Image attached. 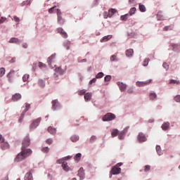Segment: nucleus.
Listing matches in <instances>:
<instances>
[{
    "instance_id": "7",
    "label": "nucleus",
    "mask_w": 180,
    "mask_h": 180,
    "mask_svg": "<svg viewBox=\"0 0 180 180\" xmlns=\"http://www.w3.org/2000/svg\"><path fill=\"white\" fill-rule=\"evenodd\" d=\"M137 140L139 143H143L144 141H147V138L146 137V135L143 134V132H141L137 136Z\"/></svg>"
},
{
    "instance_id": "51",
    "label": "nucleus",
    "mask_w": 180,
    "mask_h": 180,
    "mask_svg": "<svg viewBox=\"0 0 180 180\" xmlns=\"http://www.w3.org/2000/svg\"><path fill=\"white\" fill-rule=\"evenodd\" d=\"M96 141V136H92L90 138V143H94V141Z\"/></svg>"
},
{
    "instance_id": "43",
    "label": "nucleus",
    "mask_w": 180,
    "mask_h": 180,
    "mask_svg": "<svg viewBox=\"0 0 180 180\" xmlns=\"http://www.w3.org/2000/svg\"><path fill=\"white\" fill-rule=\"evenodd\" d=\"M60 34L64 39H67V37H68V34L65 31H63Z\"/></svg>"
},
{
    "instance_id": "33",
    "label": "nucleus",
    "mask_w": 180,
    "mask_h": 180,
    "mask_svg": "<svg viewBox=\"0 0 180 180\" xmlns=\"http://www.w3.org/2000/svg\"><path fill=\"white\" fill-rule=\"evenodd\" d=\"M81 157H82V155L81 153H77L75 157V160L79 161V160H81Z\"/></svg>"
},
{
    "instance_id": "48",
    "label": "nucleus",
    "mask_w": 180,
    "mask_h": 180,
    "mask_svg": "<svg viewBox=\"0 0 180 180\" xmlns=\"http://www.w3.org/2000/svg\"><path fill=\"white\" fill-rule=\"evenodd\" d=\"M57 6H54L53 7H51V8L49 9V13H53L54 12V9H56Z\"/></svg>"
},
{
    "instance_id": "11",
    "label": "nucleus",
    "mask_w": 180,
    "mask_h": 180,
    "mask_svg": "<svg viewBox=\"0 0 180 180\" xmlns=\"http://www.w3.org/2000/svg\"><path fill=\"white\" fill-rule=\"evenodd\" d=\"M78 176H79L80 179H84L85 176V172H84V167H81L78 171Z\"/></svg>"
},
{
    "instance_id": "15",
    "label": "nucleus",
    "mask_w": 180,
    "mask_h": 180,
    "mask_svg": "<svg viewBox=\"0 0 180 180\" xmlns=\"http://www.w3.org/2000/svg\"><path fill=\"white\" fill-rule=\"evenodd\" d=\"M134 53V51H133V49H127L125 51V54H126L127 57H133Z\"/></svg>"
},
{
    "instance_id": "44",
    "label": "nucleus",
    "mask_w": 180,
    "mask_h": 180,
    "mask_svg": "<svg viewBox=\"0 0 180 180\" xmlns=\"http://www.w3.org/2000/svg\"><path fill=\"white\" fill-rule=\"evenodd\" d=\"M24 117H25V112H22L18 120L20 123L22 122V120H23Z\"/></svg>"
},
{
    "instance_id": "39",
    "label": "nucleus",
    "mask_w": 180,
    "mask_h": 180,
    "mask_svg": "<svg viewBox=\"0 0 180 180\" xmlns=\"http://www.w3.org/2000/svg\"><path fill=\"white\" fill-rule=\"evenodd\" d=\"M127 16H129V14H126L124 15H122L120 17L121 20H124V21L127 20Z\"/></svg>"
},
{
    "instance_id": "50",
    "label": "nucleus",
    "mask_w": 180,
    "mask_h": 180,
    "mask_svg": "<svg viewBox=\"0 0 180 180\" xmlns=\"http://www.w3.org/2000/svg\"><path fill=\"white\" fill-rule=\"evenodd\" d=\"M86 92V91H85V89H82V90H80L79 92H78V95H85V93Z\"/></svg>"
},
{
    "instance_id": "2",
    "label": "nucleus",
    "mask_w": 180,
    "mask_h": 180,
    "mask_svg": "<svg viewBox=\"0 0 180 180\" xmlns=\"http://www.w3.org/2000/svg\"><path fill=\"white\" fill-rule=\"evenodd\" d=\"M116 119V115L115 114L108 112L103 116V122H111V120H115Z\"/></svg>"
},
{
    "instance_id": "8",
    "label": "nucleus",
    "mask_w": 180,
    "mask_h": 180,
    "mask_svg": "<svg viewBox=\"0 0 180 180\" xmlns=\"http://www.w3.org/2000/svg\"><path fill=\"white\" fill-rule=\"evenodd\" d=\"M149 84H151V79L146 80L145 82L138 81L136 82V86H146V85H148Z\"/></svg>"
},
{
    "instance_id": "49",
    "label": "nucleus",
    "mask_w": 180,
    "mask_h": 180,
    "mask_svg": "<svg viewBox=\"0 0 180 180\" xmlns=\"http://www.w3.org/2000/svg\"><path fill=\"white\" fill-rule=\"evenodd\" d=\"M169 84H179V81L175 80V79H171L169 81Z\"/></svg>"
},
{
    "instance_id": "37",
    "label": "nucleus",
    "mask_w": 180,
    "mask_h": 180,
    "mask_svg": "<svg viewBox=\"0 0 180 180\" xmlns=\"http://www.w3.org/2000/svg\"><path fill=\"white\" fill-rule=\"evenodd\" d=\"M110 79H112V76H110V75H106L104 77V81H105L106 82H109V81H110Z\"/></svg>"
},
{
    "instance_id": "6",
    "label": "nucleus",
    "mask_w": 180,
    "mask_h": 180,
    "mask_svg": "<svg viewBox=\"0 0 180 180\" xmlns=\"http://www.w3.org/2000/svg\"><path fill=\"white\" fill-rule=\"evenodd\" d=\"M122 172V169L120 167H117V166H114L110 172V175H118Z\"/></svg>"
},
{
    "instance_id": "25",
    "label": "nucleus",
    "mask_w": 180,
    "mask_h": 180,
    "mask_svg": "<svg viewBox=\"0 0 180 180\" xmlns=\"http://www.w3.org/2000/svg\"><path fill=\"white\" fill-rule=\"evenodd\" d=\"M163 30L165 32H168V30H174V25L165 26L164 27Z\"/></svg>"
},
{
    "instance_id": "14",
    "label": "nucleus",
    "mask_w": 180,
    "mask_h": 180,
    "mask_svg": "<svg viewBox=\"0 0 180 180\" xmlns=\"http://www.w3.org/2000/svg\"><path fill=\"white\" fill-rule=\"evenodd\" d=\"M25 180H33V175L32 174V171L26 173L25 176Z\"/></svg>"
},
{
    "instance_id": "46",
    "label": "nucleus",
    "mask_w": 180,
    "mask_h": 180,
    "mask_svg": "<svg viewBox=\"0 0 180 180\" xmlns=\"http://www.w3.org/2000/svg\"><path fill=\"white\" fill-rule=\"evenodd\" d=\"M103 18H104V19H108V18H109V13H108V11H105L103 13Z\"/></svg>"
},
{
    "instance_id": "61",
    "label": "nucleus",
    "mask_w": 180,
    "mask_h": 180,
    "mask_svg": "<svg viewBox=\"0 0 180 180\" xmlns=\"http://www.w3.org/2000/svg\"><path fill=\"white\" fill-rule=\"evenodd\" d=\"M63 162V160L61 159H59L56 161V164H61Z\"/></svg>"
},
{
    "instance_id": "42",
    "label": "nucleus",
    "mask_w": 180,
    "mask_h": 180,
    "mask_svg": "<svg viewBox=\"0 0 180 180\" xmlns=\"http://www.w3.org/2000/svg\"><path fill=\"white\" fill-rule=\"evenodd\" d=\"M151 167L150 165H146L144 167V172H148L150 171Z\"/></svg>"
},
{
    "instance_id": "52",
    "label": "nucleus",
    "mask_w": 180,
    "mask_h": 180,
    "mask_svg": "<svg viewBox=\"0 0 180 180\" xmlns=\"http://www.w3.org/2000/svg\"><path fill=\"white\" fill-rule=\"evenodd\" d=\"M13 20H14L15 22H17V23H19V22H20V20L19 18H18V16H16V15H15V16L13 17Z\"/></svg>"
},
{
    "instance_id": "19",
    "label": "nucleus",
    "mask_w": 180,
    "mask_h": 180,
    "mask_svg": "<svg viewBox=\"0 0 180 180\" xmlns=\"http://www.w3.org/2000/svg\"><path fill=\"white\" fill-rule=\"evenodd\" d=\"M161 127H162V130H168V129L169 127V122H167L163 123Z\"/></svg>"
},
{
    "instance_id": "40",
    "label": "nucleus",
    "mask_w": 180,
    "mask_h": 180,
    "mask_svg": "<svg viewBox=\"0 0 180 180\" xmlns=\"http://www.w3.org/2000/svg\"><path fill=\"white\" fill-rule=\"evenodd\" d=\"M102 77H103V72H98L96 75V78H97V79L102 78Z\"/></svg>"
},
{
    "instance_id": "34",
    "label": "nucleus",
    "mask_w": 180,
    "mask_h": 180,
    "mask_svg": "<svg viewBox=\"0 0 180 180\" xmlns=\"http://www.w3.org/2000/svg\"><path fill=\"white\" fill-rule=\"evenodd\" d=\"M5 68H0V77H4L5 75Z\"/></svg>"
},
{
    "instance_id": "47",
    "label": "nucleus",
    "mask_w": 180,
    "mask_h": 180,
    "mask_svg": "<svg viewBox=\"0 0 180 180\" xmlns=\"http://www.w3.org/2000/svg\"><path fill=\"white\" fill-rule=\"evenodd\" d=\"M39 85H40L41 86H44V85H46V83H44V81H43L42 79H39Z\"/></svg>"
},
{
    "instance_id": "29",
    "label": "nucleus",
    "mask_w": 180,
    "mask_h": 180,
    "mask_svg": "<svg viewBox=\"0 0 180 180\" xmlns=\"http://www.w3.org/2000/svg\"><path fill=\"white\" fill-rule=\"evenodd\" d=\"M117 53H115L114 55L111 56L110 60V61H117Z\"/></svg>"
},
{
    "instance_id": "30",
    "label": "nucleus",
    "mask_w": 180,
    "mask_h": 180,
    "mask_svg": "<svg viewBox=\"0 0 180 180\" xmlns=\"http://www.w3.org/2000/svg\"><path fill=\"white\" fill-rule=\"evenodd\" d=\"M156 151H157L158 155H162V151H161V146H156Z\"/></svg>"
},
{
    "instance_id": "22",
    "label": "nucleus",
    "mask_w": 180,
    "mask_h": 180,
    "mask_svg": "<svg viewBox=\"0 0 180 180\" xmlns=\"http://www.w3.org/2000/svg\"><path fill=\"white\" fill-rule=\"evenodd\" d=\"M70 140L72 141V143H75L79 140V137L77 135H73L71 136Z\"/></svg>"
},
{
    "instance_id": "57",
    "label": "nucleus",
    "mask_w": 180,
    "mask_h": 180,
    "mask_svg": "<svg viewBox=\"0 0 180 180\" xmlns=\"http://www.w3.org/2000/svg\"><path fill=\"white\" fill-rule=\"evenodd\" d=\"M5 20H6V18L1 17V18L0 19V25H2V23H4V22H5Z\"/></svg>"
},
{
    "instance_id": "16",
    "label": "nucleus",
    "mask_w": 180,
    "mask_h": 180,
    "mask_svg": "<svg viewBox=\"0 0 180 180\" xmlns=\"http://www.w3.org/2000/svg\"><path fill=\"white\" fill-rule=\"evenodd\" d=\"M116 12H117V10L115 9V8H111L108 11V16L109 18H111L114 15L115 13H116Z\"/></svg>"
},
{
    "instance_id": "32",
    "label": "nucleus",
    "mask_w": 180,
    "mask_h": 180,
    "mask_svg": "<svg viewBox=\"0 0 180 180\" xmlns=\"http://www.w3.org/2000/svg\"><path fill=\"white\" fill-rule=\"evenodd\" d=\"M148 63H150V58H145L143 63V67H147V65H148Z\"/></svg>"
},
{
    "instance_id": "24",
    "label": "nucleus",
    "mask_w": 180,
    "mask_h": 180,
    "mask_svg": "<svg viewBox=\"0 0 180 180\" xmlns=\"http://www.w3.org/2000/svg\"><path fill=\"white\" fill-rule=\"evenodd\" d=\"M48 131H49V133H50L51 134H56V129H55V128H53V127H49V128H48Z\"/></svg>"
},
{
    "instance_id": "55",
    "label": "nucleus",
    "mask_w": 180,
    "mask_h": 180,
    "mask_svg": "<svg viewBox=\"0 0 180 180\" xmlns=\"http://www.w3.org/2000/svg\"><path fill=\"white\" fill-rule=\"evenodd\" d=\"M162 67L164 68H165V70H168V68H169V66L168 65V63H164L162 65Z\"/></svg>"
},
{
    "instance_id": "58",
    "label": "nucleus",
    "mask_w": 180,
    "mask_h": 180,
    "mask_svg": "<svg viewBox=\"0 0 180 180\" xmlns=\"http://www.w3.org/2000/svg\"><path fill=\"white\" fill-rule=\"evenodd\" d=\"M29 4H30V1H23L21 5L22 6H23L24 5H29Z\"/></svg>"
},
{
    "instance_id": "17",
    "label": "nucleus",
    "mask_w": 180,
    "mask_h": 180,
    "mask_svg": "<svg viewBox=\"0 0 180 180\" xmlns=\"http://www.w3.org/2000/svg\"><path fill=\"white\" fill-rule=\"evenodd\" d=\"M91 98H92V94L86 93L84 94V100L86 101V102H88V101H91Z\"/></svg>"
},
{
    "instance_id": "45",
    "label": "nucleus",
    "mask_w": 180,
    "mask_h": 180,
    "mask_svg": "<svg viewBox=\"0 0 180 180\" xmlns=\"http://www.w3.org/2000/svg\"><path fill=\"white\" fill-rule=\"evenodd\" d=\"M38 66L39 67V68H46V64L39 62Z\"/></svg>"
},
{
    "instance_id": "10",
    "label": "nucleus",
    "mask_w": 180,
    "mask_h": 180,
    "mask_svg": "<svg viewBox=\"0 0 180 180\" xmlns=\"http://www.w3.org/2000/svg\"><path fill=\"white\" fill-rule=\"evenodd\" d=\"M21 98H22V95L19 93H16L12 96V101H13V102H17V101H19V99H21Z\"/></svg>"
},
{
    "instance_id": "38",
    "label": "nucleus",
    "mask_w": 180,
    "mask_h": 180,
    "mask_svg": "<svg viewBox=\"0 0 180 180\" xmlns=\"http://www.w3.org/2000/svg\"><path fill=\"white\" fill-rule=\"evenodd\" d=\"M41 151L42 153H49V151H50V149L49 148V147H44L41 148Z\"/></svg>"
},
{
    "instance_id": "64",
    "label": "nucleus",
    "mask_w": 180,
    "mask_h": 180,
    "mask_svg": "<svg viewBox=\"0 0 180 180\" xmlns=\"http://www.w3.org/2000/svg\"><path fill=\"white\" fill-rule=\"evenodd\" d=\"M1 180H9V177L8 176H6Z\"/></svg>"
},
{
    "instance_id": "12",
    "label": "nucleus",
    "mask_w": 180,
    "mask_h": 180,
    "mask_svg": "<svg viewBox=\"0 0 180 180\" xmlns=\"http://www.w3.org/2000/svg\"><path fill=\"white\" fill-rule=\"evenodd\" d=\"M58 106H60V103H58V100H53L52 101V109L53 110H56L57 109Z\"/></svg>"
},
{
    "instance_id": "36",
    "label": "nucleus",
    "mask_w": 180,
    "mask_h": 180,
    "mask_svg": "<svg viewBox=\"0 0 180 180\" xmlns=\"http://www.w3.org/2000/svg\"><path fill=\"white\" fill-rule=\"evenodd\" d=\"M30 109V104L29 103H25V110L23 111L24 113H26V112H27V110H29Z\"/></svg>"
},
{
    "instance_id": "9",
    "label": "nucleus",
    "mask_w": 180,
    "mask_h": 180,
    "mask_svg": "<svg viewBox=\"0 0 180 180\" xmlns=\"http://www.w3.org/2000/svg\"><path fill=\"white\" fill-rule=\"evenodd\" d=\"M117 85H118V86L120 88V91H121L122 92L125 91L126 87L127 86L125 84H124L123 82H117Z\"/></svg>"
},
{
    "instance_id": "35",
    "label": "nucleus",
    "mask_w": 180,
    "mask_h": 180,
    "mask_svg": "<svg viewBox=\"0 0 180 180\" xmlns=\"http://www.w3.org/2000/svg\"><path fill=\"white\" fill-rule=\"evenodd\" d=\"M134 13H136V8L133 7L129 11V15L131 16L132 15H134Z\"/></svg>"
},
{
    "instance_id": "60",
    "label": "nucleus",
    "mask_w": 180,
    "mask_h": 180,
    "mask_svg": "<svg viewBox=\"0 0 180 180\" xmlns=\"http://www.w3.org/2000/svg\"><path fill=\"white\" fill-rule=\"evenodd\" d=\"M94 82H96V78H94L89 82L90 84H94Z\"/></svg>"
},
{
    "instance_id": "54",
    "label": "nucleus",
    "mask_w": 180,
    "mask_h": 180,
    "mask_svg": "<svg viewBox=\"0 0 180 180\" xmlns=\"http://www.w3.org/2000/svg\"><path fill=\"white\" fill-rule=\"evenodd\" d=\"M57 32L61 34L64 32V30L62 27H59L57 29Z\"/></svg>"
},
{
    "instance_id": "56",
    "label": "nucleus",
    "mask_w": 180,
    "mask_h": 180,
    "mask_svg": "<svg viewBox=\"0 0 180 180\" xmlns=\"http://www.w3.org/2000/svg\"><path fill=\"white\" fill-rule=\"evenodd\" d=\"M46 143H47V144H51L52 143H53V139H46Z\"/></svg>"
},
{
    "instance_id": "3",
    "label": "nucleus",
    "mask_w": 180,
    "mask_h": 180,
    "mask_svg": "<svg viewBox=\"0 0 180 180\" xmlns=\"http://www.w3.org/2000/svg\"><path fill=\"white\" fill-rule=\"evenodd\" d=\"M29 146H30V138L27 136L22 140L21 148H27Z\"/></svg>"
},
{
    "instance_id": "23",
    "label": "nucleus",
    "mask_w": 180,
    "mask_h": 180,
    "mask_svg": "<svg viewBox=\"0 0 180 180\" xmlns=\"http://www.w3.org/2000/svg\"><path fill=\"white\" fill-rule=\"evenodd\" d=\"M1 150H8L9 148V144L8 143H3L1 145Z\"/></svg>"
},
{
    "instance_id": "13",
    "label": "nucleus",
    "mask_w": 180,
    "mask_h": 180,
    "mask_svg": "<svg viewBox=\"0 0 180 180\" xmlns=\"http://www.w3.org/2000/svg\"><path fill=\"white\" fill-rule=\"evenodd\" d=\"M112 35H107L103 37L101 39V43H105L106 41H108V40H110V39H112Z\"/></svg>"
},
{
    "instance_id": "28",
    "label": "nucleus",
    "mask_w": 180,
    "mask_h": 180,
    "mask_svg": "<svg viewBox=\"0 0 180 180\" xmlns=\"http://www.w3.org/2000/svg\"><path fill=\"white\" fill-rule=\"evenodd\" d=\"M62 167H63V169H64V171H68L69 169L68 165H67L65 162H63Z\"/></svg>"
},
{
    "instance_id": "1",
    "label": "nucleus",
    "mask_w": 180,
    "mask_h": 180,
    "mask_svg": "<svg viewBox=\"0 0 180 180\" xmlns=\"http://www.w3.org/2000/svg\"><path fill=\"white\" fill-rule=\"evenodd\" d=\"M33 151L30 148H21V152L19 153L15 158V162H20L23 160H26L27 157H30Z\"/></svg>"
},
{
    "instance_id": "41",
    "label": "nucleus",
    "mask_w": 180,
    "mask_h": 180,
    "mask_svg": "<svg viewBox=\"0 0 180 180\" xmlns=\"http://www.w3.org/2000/svg\"><path fill=\"white\" fill-rule=\"evenodd\" d=\"M27 79H29V75H24V76L22 77V81L24 82H26Z\"/></svg>"
},
{
    "instance_id": "20",
    "label": "nucleus",
    "mask_w": 180,
    "mask_h": 180,
    "mask_svg": "<svg viewBox=\"0 0 180 180\" xmlns=\"http://www.w3.org/2000/svg\"><path fill=\"white\" fill-rule=\"evenodd\" d=\"M157 98V94L155 93H150L149 94V99L150 101H154Z\"/></svg>"
},
{
    "instance_id": "31",
    "label": "nucleus",
    "mask_w": 180,
    "mask_h": 180,
    "mask_svg": "<svg viewBox=\"0 0 180 180\" xmlns=\"http://www.w3.org/2000/svg\"><path fill=\"white\" fill-rule=\"evenodd\" d=\"M64 46H65V47H66V49H67L68 50H70V46H71V41H66L65 42V44H64Z\"/></svg>"
},
{
    "instance_id": "27",
    "label": "nucleus",
    "mask_w": 180,
    "mask_h": 180,
    "mask_svg": "<svg viewBox=\"0 0 180 180\" xmlns=\"http://www.w3.org/2000/svg\"><path fill=\"white\" fill-rule=\"evenodd\" d=\"M119 134V130L117 129H113L111 133L112 137H116Z\"/></svg>"
},
{
    "instance_id": "26",
    "label": "nucleus",
    "mask_w": 180,
    "mask_h": 180,
    "mask_svg": "<svg viewBox=\"0 0 180 180\" xmlns=\"http://www.w3.org/2000/svg\"><path fill=\"white\" fill-rule=\"evenodd\" d=\"M139 11L141 12H146L147 11V9L146 8V6L139 4Z\"/></svg>"
},
{
    "instance_id": "59",
    "label": "nucleus",
    "mask_w": 180,
    "mask_h": 180,
    "mask_svg": "<svg viewBox=\"0 0 180 180\" xmlns=\"http://www.w3.org/2000/svg\"><path fill=\"white\" fill-rule=\"evenodd\" d=\"M4 141H5V139L0 134V143H4Z\"/></svg>"
},
{
    "instance_id": "21",
    "label": "nucleus",
    "mask_w": 180,
    "mask_h": 180,
    "mask_svg": "<svg viewBox=\"0 0 180 180\" xmlns=\"http://www.w3.org/2000/svg\"><path fill=\"white\" fill-rule=\"evenodd\" d=\"M53 58H56V54H53L50 57L48 58L47 62L49 65H50V64H51L53 63Z\"/></svg>"
},
{
    "instance_id": "53",
    "label": "nucleus",
    "mask_w": 180,
    "mask_h": 180,
    "mask_svg": "<svg viewBox=\"0 0 180 180\" xmlns=\"http://www.w3.org/2000/svg\"><path fill=\"white\" fill-rule=\"evenodd\" d=\"M175 102H180V95H177L174 97Z\"/></svg>"
},
{
    "instance_id": "62",
    "label": "nucleus",
    "mask_w": 180,
    "mask_h": 180,
    "mask_svg": "<svg viewBox=\"0 0 180 180\" xmlns=\"http://www.w3.org/2000/svg\"><path fill=\"white\" fill-rule=\"evenodd\" d=\"M128 94H133V89H129L127 91Z\"/></svg>"
},
{
    "instance_id": "63",
    "label": "nucleus",
    "mask_w": 180,
    "mask_h": 180,
    "mask_svg": "<svg viewBox=\"0 0 180 180\" xmlns=\"http://www.w3.org/2000/svg\"><path fill=\"white\" fill-rule=\"evenodd\" d=\"M22 47H23V49H27V44H22Z\"/></svg>"
},
{
    "instance_id": "4",
    "label": "nucleus",
    "mask_w": 180,
    "mask_h": 180,
    "mask_svg": "<svg viewBox=\"0 0 180 180\" xmlns=\"http://www.w3.org/2000/svg\"><path fill=\"white\" fill-rule=\"evenodd\" d=\"M40 122H41V118H40V117L34 120L30 126V130H33V129H36V127H37V126H39V124H40Z\"/></svg>"
},
{
    "instance_id": "18",
    "label": "nucleus",
    "mask_w": 180,
    "mask_h": 180,
    "mask_svg": "<svg viewBox=\"0 0 180 180\" xmlns=\"http://www.w3.org/2000/svg\"><path fill=\"white\" fill-rule=\"evenodd\" d=\"M9 43H15V44H19L20 43V40L18 38H11L9 40Z\"/></svg>"
},
{
    "instance_id": "5",
    "label": "nucleus",
    "mask_w": 180,
    "mask_h": 180,
    "mask_svg": "<svg viewBox=\"0 0 180 180\" xmlns=\"http://www.w3.org/2000/svg\"><path fill=\"white\" fill-rule=\"evenodd\" d=\"M57 16H58V23L59 25H63L65 22V20L64 18H63V16L61 15V10L57 9Z\"/></svg>"
}]
</instances>
